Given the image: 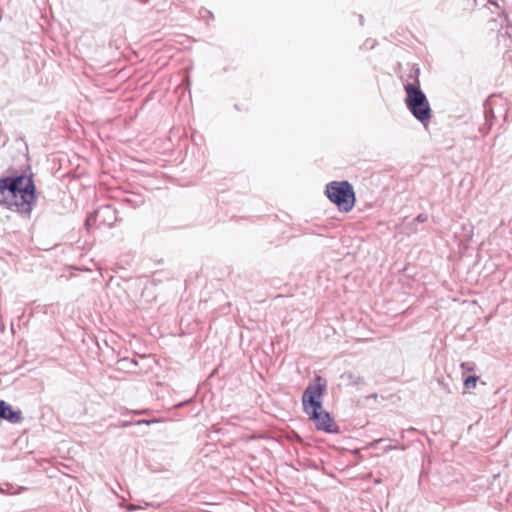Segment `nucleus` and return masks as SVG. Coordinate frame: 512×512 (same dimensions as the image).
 <instances>
[{"instance_id":"1","label":"nucleus","mask_w":512,"mask_h":512,"mask_svg":"<svg viewBox=\"0 0 512 512\" xmlns=\"http://www.w3.org/2000/svg\"><path fill=\"white\" fill-rule=\"evenodd\" d=\"M35 185L31 177L17 176L0 179V204L28 215L35 203Z\"/></svg>"},{"instance_id":"2","label":"nucleus","mask_w":512,"mask_h":512,"mask_svg":"<svg viewBox=\"0 0 512 512\" xmlns=\"http://www.w3.org/2000/svg\"><path fill=\"white\" fill-rule=\"evenodd\" d=\"M326 390V381L317 376L314 383L310 384L302 396L304 411L309 415L317 430L326 433H337L338 425L330 414L323 409L321 398Z\"/></svg>"},{"instance_id":"3","label":"nucleus","mask_w":512,"mask_h":512,"mask_svg":"<svg viewBox=\"0 0 512 512\" xmlns=\"http://www.w3.org/2000/svg\"><path fill=\"white\" fill-rule=\"evenodd\" d=\"M406 92L405 103L413 116L422 123H427L432 117L430 104L420 89L419 80L416 78L414 83L404 85Z\"/></svg>"},{"instance_id":"4","label":"nucleus","mask_w":512,"mask_h":512,"mask_svg":"<svg viewBox=\"0 0 512 512\" xmlns=\"http://www.w3.org/2000/svg\"><path fill=\"white\" fill-rule=\"evenodd\" d=\"M328 199L340 211L349 212L355 205L356 197L352 185L347 181H332L326 186Z\"/></svg>"},{"instance_id":"5","label":"nucleus","mask_w":512,"mask_h":512,"mask_svg":"<svg viewBox=\"0 0 512 512\" xmlns=\"http://www.w3.org/2000/svg\"><path fill=\"white\" fill-rule=\"evenodd\" d=\"M0 418L16 423L21 420V412L13 411L5 401H0Z\"/></svg>"},{"instance_id":"6","label":"nucleus","mask_w":512,"mask_h":512,"mask_svg":"<svg viewBox=\"0 0 512 512\" xmlns=\"http://www.w3.org/2000/svg\"><path fill=\"white\" fill-rule=\"evenodd\" d=\"M478 381L477 376H469L464 380V387L468 390L474 389Z\"/></svg>"},{"instance_id":"7","label":"nucleus","mask_w":512,"mask_h":512,"mask_svg":"<svg viewBox=\"0 0 512 512\" xmlns=\"http://www.w3.org/2000/svg\"><path fill=\"white\" fill-rule=\"evenodd\" d=\"M417 219H418V221H424V218H422V216H421V215H419V216L417 217Z\"/></svg>"}]
</instances>
